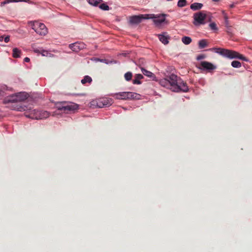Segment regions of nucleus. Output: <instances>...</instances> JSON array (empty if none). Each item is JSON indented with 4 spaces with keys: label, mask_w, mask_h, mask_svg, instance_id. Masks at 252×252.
I'll list each match as a JSON object with an SVG mask.
<instances>
[{
    "label": "nucleus",
    "mask_w": 252,
    "mask_h": 252,
    "mask_svg": "<svg viewBox=\"0 0 252 252\" xmlns=\"http://www.w3.org/2000/svg\"><path fill=\"white\" fill-rule=\"evenodd\" d=\"M159 84L161 86L169 89L175 92L181 91L187 92L189 90L187 84L182 80L178 79L177 76L174 74H171L166 78L159 80Z\"/></svg>",
    "instance_id": "f257e3e1"
},
{
    "label": "nucleus",
    "mask_w": 252,
    "mask_h": 252,
    "mask_svg": "<svg viewBox=\"0 0 252 252\" xmlns=\"http://www.w3.org/2000/svg\"><path fill=\"white\" fill-rule=\"evenodd\" d=\"M14 109L19 111H25V116L27 118L32 119H46L50 115V113L47 111H39L32 109L31 106L25 105H17Z\"/></svg>",
    "instance_id": "f03ea898"
},
{
    "label": "nucleus",
    "mask_w": 252,
    "mask_h": 252,
    "mask_svg": "<svg viewBox=\"0 0 252 252\" xmlns=\"http://www.w3.org/2000/svg\"><path fill=\"white\" fill-rule=\"evenodd\" d=\"M213 50L216 53L230 59H238L246 62L248 61V60L246 57L234 51L220 48H214Z\"/></svg>",
    "instance_id": "7ed1b4c3"
},
{
    "label": "nucleus",
    "mask_w": 252,
    "mask_h": 252,
    "mask_svg": "<svg viewBox=\"0 0 252 252\" xmlns=\"http://www.w3.org/2000/svg\"><path fill=\"white\" fill-rule=\"evenodd\" d=\"M28 94L21 92L7 96L4 99L5 103H18L25 100L28 97Z\"/></svg>",
    "instance_id": "20e7f679"
},
{
    "label": "nucleus",
    "mask_w": 252,
    "mask_h": 252,
    "mask_svg": "<svg viewBox=\"0 0 252 252\" xmlns=\"http://www.w3.org/2000/svg\"><path fill=\"white\" fill-rule=\"evenodd\" d=\"M193 24L195 26H199L206 24L205 20L207 18V15L205 11H202L194 14Z\"/></svg>",
    "instance_id": "39448f33"
},
{
    "label": "nucleus",
    "mask_w": 252,
    "mask_h": 252,
    "mask_svg": "<svg viewBox=\"0 0 252 252\" xmlns=\"http://www.w3.org/2000/svg\"><path fill=\"white\" fill-rule=\"evenodd\" d=\"M112 103V99L109 98H102L92 101L91 102V105L99 108H102L103 107H107L111 105Z\"/></svg>",
    "instance_id": "423d86ee"
},
{
    "label": "nucleus",
    "mask_w": 252,
    "mask_h": 252,
    "mask_svg": "<svg viewBox=\"0 0 252 252\" xmlns=\"http://www.w3.org/2000/svg\"><path fill=\"white\" fill-rule=\"evenodd\" d=\"M167 16L166 14H148L149 19H153L154 24L157 26L161 25L164 22H166L165 17Z\"/></svg>",
    "instance_id": "0eeeda50"
},
{
    "label": "nucleus",
    "mask_w": 252,
    "mask_h": 252,
    "mask_svg": "<svg viewBox=\"0 0 252 252\" xmlns=\"http://www.w3.org/2000/svg\"><path fill=\"white\" fill-rule=\"evenodd\" d=\"M197 67L201 70L207 71L209 72H211L217 68V66L207 61L201 62Z\"/></svg>",
    "instance_id": "6e6552de"
},
{
    "label": "nucleus",
    "mask_w": 252,
    "mask_h": 252,
    "mask_svg": "<svg viewBox=\"0 0 252 252\" xmlns=\"http://www.w3.org/2000/svg\"><path fill=\"white\" fill-rule=\"evenodd\" d=\"M144 19H149L148 14H140L129 17V22L131 25H137Z\"/></svg>",
    "instance_id": "1a4fd4ad"
},
{
    "label": "nucleus",
    "mask_w": 252,
    "mask_h": 252,
    "mask_svg": "<svg viewBox=\"0 0 252 252\" xmlns=\"http://www.w3.org/2000/svg\"><path fill=\"white\" fill-rule=\"evenodd\" d=\"M36 25H37V27L35 32L37 34L40 35H45L47 33V29L44 24L39 22L38 24Z\"/></svg>",
    "instance_id": "9d476101"
},
{
    "label": "nucleus",
    "mask_w": 252,
    "mask_h": 252,
    "mask_svg": "<svg viewBox=\"0 0 252 252\" xmlns=\"http://www.w3.org/2000/svg\"><path fill=\"white\" fill-rule=\"evenodd\" d=\"M85 44L83 42H75L69 45L70 48L73 51L77 52L85 48Z\"/></svg>",
    "instance_id": "9b49d317"
},
{
    "label": "nucleus",
    "mask_w": 252,
    "mask_h": 252,
    "mask_svg": "<svg viewBox=\"0 0 252 252\" xmlns=\"http://www.w3.org/2000/svg\"><path fill=\"white\" fill-rule=\"evenodd\" d=\"M77 108L78 106L75 103L71 102L69 103H65L64 106H63V111L64 113H68L69 112L73 111Z\"/></svg>",
    "instance_id": "f8f14e48"
},
{
    "label": "nucleus",
    "mask_w": 252,
    "mask_h": 252,
    "mask_svg": "<svg viewBox=\"0 0 252 252\" xmlns=\"http://www.w3.org/2000/svg\"><path fill=\"white\" fill-rule=\"evenodd\" d=\"M159 40L164 45L167 44L170 37L166 32L158 35Z\"/></svg>",
    "instance_id": "ddd939ff"
},
{
    "label": "nucleus",
    "mask_w": 252,
    "mask_h": 252,
    "mask_svg": "<svg viewBox=\"0 0 252 252\" xmlns=\"http://www.w3.org/2000/svg\"><path fill=\"white\" fill-rule=\"evenodd\" d=\"M116 99H126V92H120L116 93L113 94Z\"/></svg>",
    "instance_id": "4468645a"
},
{
    "label": "nucleus",
    "mask_w": 252,
    "mask_h": 252,
    "mask_svg": "<svg viewBox=\"0 0 252 252\" xmlns=\"http://www.w3.org/2000/svg\"><path fill=\"white\" fill-rule=\"evenodd\" d=\"M203 4L201 3L195 2L190 5V8L193 10H197L202 8Z\"/></svg>",
    "instance_id": "2eb2a0df"
},
{
    "label": "nucleus",
    "mask_w": 252,
    "mask_h": 252,
    "mask_svg": "<svg viewBox=\"0 0 252 252\" xmlns=\"http://www.w3.org/2000/svg\"><path fill=\"white\" fill-rule=\"evenodd\" d=\"M143 78L142 75L140 74H136L134 77V79L133 80V84H141V82L140 81L141 79Z\"/></svg>",
    "instance_id": "dca6fc26"
},
{
    "label": "nucleus",
    "mask_w": 252,
    "mask_h": 252,
    "mask_svg": "<svg viewBox=\"0 0 252 252\" xmlns=\"http://www.w3.org/2000/svg\"><path fill=\"white\" fill-rule=\"evenodd\" d=\"M21 51L17 48H14L13 49L12 56L15 58H18L20 57L21 54Z\"/></svg>",
    "instance_id": "f3484780"
},
{
    "label": "nucleus",
    "mask_w": 252,
    "mask_h": 252,
    "mask_svg": "<svg viewBox=\"0 0 252 252\" xmlns=\"http://www.w3.org/2000/svg\"><path fill=\"white\" fill-rule=\"evenodd\" d=\"M141 71L143 74L145 76L150 77L153 79L155 78L154 74L151 71H148L144 68H141Z\"/></svg>",
    "instance_id": "a211bd4d"
},
{
    "label": "nucleus",
    "mask_w": 252,
    "mask_h": 252,
    "mask_svg": "<svg viewBox=\"0 0 252 252\" xmlns=\"http://www.w3.org/2000/svg\"><path fill=\"white\" fill-rule=\"evenodd\" d=\"M92 82V78L88 76H85L83 79L81 80V83L82 84H85L86 83H91Z\"/></svg>",
    "instance_id": "6ab92c4d"
},
{
    "label": "nucleus",
    "mask_w": 252,
    "mask_h": 252,
    "mask_svg": "<svg viewBox=\"0 0 252 252\" xmlns=\"http://www.w3.org/2000/svg\"><path fill=\"white\" fill-rule=\"evenodd\" d=\"M38 22L37 21H30L28 22V25L31 27L32 29L35 32H36L37 25V24H38Z\"/></svg>",
    "instance_id": "aec40b11"
},
{
    "label": "nucleus",
    "mask_w": 252,
    "mask_h": 252,
    "mask_svg": "<svg viewBox=\"0 0 252 252\" xmlns=\"http://www.w3.org/2000/svg\"><path fill=\"white\" fill-rule=\"evenodd\" d=\"M191 41V38L189 36H184L182 38V41L186 45L190 44Z\"/></svg>",
    "instance_id": "412c9836"
},
{
    "label": "nucleus",
    "mask_w": 252,
    "mask_h": 252,
    "mask_svg": "<svg viewBox=\"0 0 252 252\" xmlns=\"http://www.w3.org/2000/svg\"><path fill=\"white\" fill-rule=\"evenodd\" d=\"M198 45L200 49H203L207 46V43L206 40H200L198 42Z\"/></svg>",
    "instance_id": "4be33fe9"
},
{
    "label": "nucleus",
    "mask_w": 252,
    "mask_h": 252,
    "mask_svg": "<svg viewBox=\"0 0 252 252\" xmlns=\"http://www.w3.org/2000/svg\"><path fill=\"white\" fill-rule=\"evenodd\" d=\"M102 1V0H89L88 1L89 3L93 6H97Z\"/></svg>",
    "instance_id": "5701e85b"
},
{
    "label": "nucleus",
    "mask_w": 252,
    "mask_h": 252,
    "mask_svg": "<svg viewBox=\"0 0 252 252\" xmlns=\"http://www.w3.org/2000/svg\"><path fill=\"white\" fill-rule=\"evenodd\" d=\"M231 65L234 68H240L241 66V63L237 61H234L231 63Z\"/></svg>",
    "instance_id": "b1692460"
},
{
    "label": "nucleus",
    "mask_w": 252,
    "mask_h": 252,
    "mask_svg": "<svg viewBox=\"0 0 252 252\" xmlns=\"http://www.w3.org/2000/svg\"><path fill=\"white\" fill-rule=\"evenodd\" d=\"M140 97H141V95L139 94H137L136 93L132 92V94H131V99H136V100H138V99H140Z\"/></svg>",
    "instance_id": "393cba45"
},
{
    "label": "nucleus",
    "mask_w": 252,
    "mask_h": 252,
    "mask_svg": "<svg viewBox=\"0 0 252 252\" xmlns=\"http://www.w3.org/2000/svg\"><path fill=\"white\" fill-rule=\"evenodd\" d=\"M65 104V102L58 103L56 104V107L58 110L63 111V106H64Z\"/></svg>",
    "instance_id": "a878e982"
},
{
    "label": "nucleus",
    "mask_w": 252,
    "mask_h": 252,
    "mask_svg": "<svg viewBox=\"0 0 252 252\" xmlns=\"http://www.w3.org/2000/svg\"><path fill=\"white\" fill-rule=\"evenodd\" d=\"M132 76V74L130 72H127L125 74V78L127 81L131 80Z\"/></svg>",
    "instance_id": "bb28decb"
},
{
    "label": "nucleus",
    "mask_w": 252,
    "mask_h": 252,
    "mask_svg": "<svg viewBox=\"0 0 252 252\" xmlns=\"http://www.w3.org/2000/svg\"><path fill=\"white\" fill-rule=\"evenodd\" d=\"M186 0H179L178 2V6L180 7H182L186 6Z\"/></svg>",
    "instance_id": "cd10ccee"
},
{
    "label": "nucleus",
    "mask_w": 252,
    "mask_h": 252,
    "mask_svg": "<svg viewBox=\"0 0 252 252\" xmlns=\"http://www.w3.org/2000/svg\"><path fill=\"white\" fill-rule=\"evenodd\" d=\"M99 7L103 10H109L110 9V8L108 5H107L105 3H102L99 6Z\"/></svg>",
    "instance_id": "c85d7f7f"
},
{
    "label": "nucleus",
    "mask_w": 252,
    "mask_h": 252,
    "mask_svg": "<svg viewBox=\"0 0 252 252\" xmlns=\"http://www.w3.org/2000/svg\"><path fill=\"white\" fill-rule=\"evenodd\" d=\"M224 25H225V27L226 28H229V21H228V16H225V18H224Z\"/></svg>",
    "instance_id": "c756f323"
},
{
    "label": "nucleus",
    "mask_w": 252,
    "mask_h": 252,
    "mask_svg": "<svg viewBox=\"0 0 252 252\" xmlns=\"http://www.w3.org/2000/svg\"><path fill=\"white\" fill-rule=\"evenodd\" d=\"M209 27L213 30H217L218 28L216 24L215 23H211L209 25Z\"/></svg>",
    "instance_id": "7c9ffc66"
},
{
    "label": "nucleus",
    "mask_w": 252,
    "mask_h": 252,
    "mask_svg": "<svg viewBox=\"0 0 252 252\" xmlns=\"http://www.w3.org/2000/svg\"><path fill=\"white\" fill-rule=\"evenodd\" d=\"M13 0H5L2 1V2H1L0 6H3L6 4L9 3L10 2H13Z\"/></svg>",
    "instance_id": "2f4dec72"
},
{
    "label": "nucleus",
    "mask_w": 252,
    "mask_h": 252,
    "mask_svg": "<svg viewBox=\"0 0 252 252\" xmlns=\"http://www.w3.org/2000/svg\"><path fill=\"white\" fill-rule=\"evenodd\" d=\"M96 61H99V62H102V63H106V64H108V63H113V62H112V61H111V62H108V61H107V60H105V59H96Z\"/></svg>",
    "instance_id": "473e14b6"
},
{
    "label": "nucleus",
    "mask_w": 252,
    "mask_h": 252,
    "mask_svg": "<svg viewBox=\"0 0 252 252\" xmlns=\"http://www.w3.org/2000/svg\"><path fill=\"white\" fill-rule=\"evenodd\" d=\"M131 94H132V92H126V99H130Z\"/></svg>",
    "instance_id": "72a5a7b5"
},
{
    "label": "nucleus",
    "mask_w": 252,
    "mask_h": 252,
    "mask_svg": "<svg viewBox=\"0 0 252 252\" xmlns=\"http://www.w3.org/2000/svg\"><path fill=\"white\" fill-rule=\"evenodd\" d=\"M41 54L43 56H47L48 55V52L43 50H41Z\"/></svg>",
    "instance_id": "f704fd0d"
},
{
    "label": "nucleus",
    "mask_w": 252,
    "mask_h": 252,
    "mask_svg": "<svg viewBox=\"0 0 252 252\" xmlns=\"http://www.w3.org/2000/svg\"><path fill=\"white\" fill-rule=\"evenodd\" d=\"M30 1V0H13V2H22V1L29 2Z\"/></svg>",
    "instance_id": "c9c22d12"
},
{
    "label": "nucleus",
    "mask_w": 252,
    "mask_h": 252,
    "mask_svg": "<svg viewBox=\"0 0 252 252\" xmlns=\"http://www.w3.org/2000/svg\"><path fill=\"white\" fill-rule=\"evenodd\" d=\"M4 41L5 43H7L9 41V36H7L6 37H4Z\"/></svg>",
    "instance_id": "e433bc0d"
},
{
    "label": "nucleus",
    "mask_w": 252,
    "mask_h": 252,
    "mask_svg": "<svg viewBox=\"0 0 252 252\" xmlns=\"http://www.w3.org/2000/svg\"><path fill=\"white\" fill-rule=\"evenodd\" d=\"M204 55H199V56H198L197 57V58H196V59H197V60H200L203 59H204Z\"/></svg>",
    "instance_id": "4c0bfd02"
},
{
    "label": "nucleus",
    "mask_w": 252,
    "mask_h": 252,
    "mask_svg": "<svg viewBox=\"0 0 252 252\" xmlns=\"http://www.w3.org/2000/svg\"><path fill=\"white\" fill-rule=\"evenodd\" d=\"M226 29H227L226 32L228 33H231V26L229 25V28H226Z\"/></svg>",
    "instance_id": "58836bf2"
},
{
    "label": "nucleus",
    "mask_w": 252,
    "mask_h": 252,
    "mask_svg": "<svg viewBox=\"0 0 252 252\" xmlns=\"http://www.w3.org/2000/svg\"><path fill=\"white\" fill-rule=\"evenodd\" d=\"M41 50L39 49H37V48L33 49V51H34L35 53H41Z\"/></svg>",
    "instance_id": "ea45409f"
},
{
    "label": "nucleus",
    "mask_w": 252,
    "mask_h": 252,
    "mask_svg": "<svg viewBox=\"0 0 252 252\" xmlns=\"http://www.w3.org/2000/svg\"><path fill=\"white\" fill-rule=\"evenodd\" d=\"M30 58H28V57H26V58L24 59V61H25V62L28 63V62H30Z\"/></svg>",
    "instance_id": "a19ab883"
},
{
    "label": "nucleus",
    "mask_w": 252,
    "mask_h": 252,
    "mask_svg": "<svg viewBox=\"0 0 252 252\" xmlns=\"http://www.w3.org/2000/svg\"><path fill=\"white\" fill-rule=\"evenodd\" d=\"M222 15L223 16V18H225V16H227L226 13L224 11H222Z\"/></svg>",
    "instance_id": "79ce46f5"
},
{
    "label": "nucleus",
    "mask_w": 252,
    "mask_h": 252,
    "mask_svg": "<svg viewBox=\"0 0 252 252\" xmlns=\"http://www.w3.org/2000/svg\"><path fill=\"white\" fill-rule=\"evenodd\" d=\"M230 8H233L234 7V4L232 3L229 5Z\"/></svg>",
    "instance_id": "37998d69"
},
{
    "label": "nucleus",
    "mask_w": 252,
    "mask_h": 252,
    "mask_svg": "<svg viewBox=\"0 0 252 252\" xmlns=\"http://www.w3.org/2000/svg\"><path fill=\"white\" fill-rule=\"evenodd\" d=\"M4 38V36H0V41L3 40V39H4V38Z\"/></svg>",
    "instance_id": "c03bdc74"
},
{
    "label": "nucleus",
    "mask_w": 252,
    "mask_h": 252,
    "mask_svg": "<svg viewBox=\"0 0 252 252\" xmlns=\"http://www.w3.org/2000/svg\"><path fill=\"white\" fill-rule=\"evenodd\" d=\"M212 0L215 2H217V1H219V0Z\"/></svg>",
    "instance_id": "a18cd8bd"
},
{
    "label": "nucleus",
    "mask_w": 252,
    "mask_h": 252,
    "mask_svg": "<svg viewBox=\"0 0 252 252\" xmlns=\"http://www.w3.org/2000/svg\"><path fill=\"white\" fill-rule=\"evenodd\" d=\"M126 53H125V54H123V55H124V56H126Z\"/></svg>",
    "instance_id": "49530a36"
}]
</instances>
